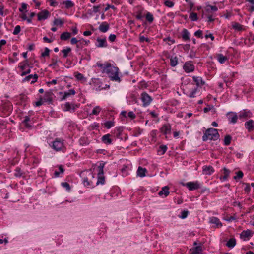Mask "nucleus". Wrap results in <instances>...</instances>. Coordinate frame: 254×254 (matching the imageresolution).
I'll list each match as a JSON object with an SVG mask.
<instances>
[{
	"instance_id": "nucleus-1",
	"label": "nucleus",
	"mask_w": 254,
	"mask_h": 254,
	"mask_svg": "<svg viewBox=\"0 0 254 254\" xmlns=\"http://www.w3.org/2000/svg\"><path fill=\"white\" fill-rule=\"evenodd\" d=\"M103 72L108 74L111 80L118 82L121 81L120 78L119 76V68L117 67L112 66L111 64H107L106 65Z\"/></svg>"
},
{
	"instance_id": "nucleus-2",
	"label": "nucleus",
	"mask_w": 254,
	"mask_h": 254,
	"mask_svg": "<svg viewBox=\"0 0 254 254\" xmlns=\"http://www.w3.org/2000/svg\"><path fill=\"white\" fill-rule=\"evenodd\" d=\"M85 186H93L95 183V175L90 170H85L80 174Z\"/></svg>"
},
{
	"instance_id": "nucleus-3",
	"label": "nucleus",
	"mask_w": 254,
	"mask_h": 254,
	"mask_svg": "<svg viewBox=\"0 0 254 254\" xmlns=\"http://www.w3.org/2000/svg\"><path fill=\"white\" fill-rule=\"evenodd\" d=\"M219 137V134L217 129L213 128H210L206 131L202 137V139L204 141H205L208 139L216 140L218 139Z\"/></svg>"
},
{
	"instance_id": "nucleus-4",
	"label": "nucleus",
	"mask_w": 254,
	"mask_h": 254,
	"mask_svg": "<svg viewBox=\"0 0 254 254\" xmlns=\"http://www.w3.org/2000/svg\"><path fill=\"white\" fill-rule=\"evenodd\" d=\"M18 68L21 71V76H24L26 74H28L30 73L31 68V66H29V62L27 60H26L22 62H20L18 65Z\"/></svg>"
},
{
	"instance_id": "nucleus-5",
	"label": "nucleus",
	"mask_w": 254,
	"mask_h": 254,
	"mask_svg": "<svg viewBox=\"0 0 254 254\" xmlns=\"http://www.w3.org/2000/svg\"><path fill=\"white\" fill-rule=\"evenodd\" d=\"M105 163H101L98 166V180L96 182V185L99 184H104L105 183V178L104 176L103 168L104 167Z\"/></svg>"
},
{
	"instance_id": "nucleus-6",
	"label": "nucleus",
	"mask_w": 254,
	"mask_h": 254,
	"mask_svg": "<svg viewBox=\"0 0 254 254\" xmlns=\"http://www.w3.org/2000/svg\"><path fill=\"white\" fill-rule=\"evenodd\" d=\"M140 99L144 107L149 106L153 100L152 98L146 92H143L141 94Z\"/></svg>"
},
{
	"instance_id": "nucleus-7",
	"label": "nucleus",
	"mask_w": 254,
	"mask_h": 254,
	"mask_svg": "<svg viewBox=\"0 0 254 254\" xmlns=\"http://www.w3.org/2000/svg\"><path fill=\"white\" fill-rule=\"evenodd\" d=\"M183 185L186 186L190 190H197L200 188V184L198 182H189L186 184L183 183Z\"/></svg>"
},
{
	"instance_id": "nucleus-8",
	"label": "nucleus",
	"mask_w": 254,
	"mask_h": 254,
	"mask_svg": "<svg viewBox=\"0 0 254 254\" xmlns=\"http://www.w3.org/2000/svg\"><path fill=\"white\" fill-rule=\"evenodd\" d=\"M239 118L241 120H246L252 116V113L250 110L245 109L240 111Z\"/></svg>"
},
{
	"instance_id": "nucleus-9",
	"label": "nucleus",
	"mask_w": 254,
	"mask_h": 254,
	"mask_svg": "<svg viewBox=\"0 0 254 254\" xmlns=\"http://www.w3.org/2000/svg\"><path fill=\"white\" fill-rule=\"evenodd\" d=\"M253 234L254 233L249 229L244 230L240 234V238L244 241H247L250 239Z\"/></svg>"
},
{
	"instance_id": "nucleus-10",
	"label": "nucleus",
	"mask_w": 254,
	"mask_h": 254,
	"mask_svg": "<svg viewBox=\"0 0 254 254\" xmlns=\"http://www.w3.org/2000/svg\"><path fill=\"white\" fill-rule=\"evenodd\" d=\"M183 69L187 73L191 72L194 70V66L191 61L187 62L185 63Z\"/></svg>"
},
{
	"instance_id": "nucleus-11",
	"label": "nucleus",
	"mask_w": 254,
	"mask_h": 254,
	"mask_svg": "<svg viewBox=\"0 0 254 254\" xmlns=\"http://www.w3.org/2000/svg\"><path fill=\"white\" fill-rule=\"evenodd\" d=\"M228 121L232 124H235L237 119L239 118V116L235 112H230L227 114Z\"/></svg>"
},
{
	"instance_id": "nucleus-12",
	"label": "nucleus",
	"mask_w": 254,
	"mask_h": 254,
	"mask_svg": "<svg viewBox=\"0 0 254 254\" xmlns=\"http://www.w3.org/2000/svg\"><path fill=\"white\" fill-rule=\"evenodd\" d=\"M76 93V92L74 89H70L68 90L67 92H60L59 93V95H62V97H61V100H64L67 98L69 97L71 95H74Z\"/></svg>"
},
{
	"instance_id": "nucleus-13",
	"label": "nucleus",
	"mask_w": 254,
	"mask_h": 254,
	"mask_svg": "<svg viewBox=\"0 0 254 254\" xmlns=\"http://www.w3.org/2000/svg\"><path fill=\"white\" fill-rule=\"evenodd\" d=\"M53 148L56 151L61 150L64 146V143L63 141L59 139H56L53 142Z\"/></svg>"
},
{
	"instance_id": "nucleus-14",
	"label": "nucleus",
	"mask_w": 254,
	"mask_h": 254,
	"mask_svg": "<svg viewBox=\"0 0 254 254\" xmlns=\"http://www.w3.org/2000/svg\"><path fill=\"white\" fill-rule=\"evenodd\" d=\"M49 12L47 10H44L37 14L38 20L39 21L46 19L49 16Z\"/></svg>"
},
{
	"instance_id": "nucleus-15",
	"label": "nucleus",
	"mask_w": 254,
	"mask_h": 254,
	"mask_svg": "<svg viewBox=\"0 0 254 254\" xmlns=\"http://www.w3.org/2000/svg\"><path fill=\"white\" fill-rule=\"evenodd\" d=\"M169 189V188L168 186L163 187L162 188L161 190L158 192V195L162 198L166 197L170 193Z\"/></svg>"
},
{
	"instance_id": "nucleus-16",
	"label": "nucleus",
	"mask_w": 254,
	"mask_h": 254,
	"mask_svg": "<svg viewBox=\"0 0 254 254\" xmlns=\"http://www.w3.org/2000/svg\"><path fill=\"white\" fill-rule=\"evenodd\" d=\"M245 126L249 132H251L254 128V122L252 120H250L245 123Z\"/></svg>"
},
{
	"instance_id": "nucleus-17",
	"label": "nucleus",
	"mask_w": 254,
	"mask_h": 254,
	"mask_svg": "<svg viewBox=\"0 0 254 254\" xmlns=\"http://www.w3.org/2000/svg\"><path fill=\"white\" fill-rule=\"evenodd\" d=\"M214 172L213 168L211 166H204L203 167V174L210 175Z\"/></svg>"
},
{
	"instance_id": "nucleus-18",
	"label": "nucleus",
	"mask_w": 254,
	"mask_h": 254,
	"mask_svg": "<svg viewBox=\"0 0 254 254\" xmlns=\"http://www.w3.org/2000/svg\"><path fill=\"white\" fill-rule=\"evenodd\" d=\"M98 44L96 45L97 47H106L107 46L106 39L105 38L101 39L98 38L97 39Z\"/></svg>"
},
{
	"instance_id": "nucleus-19",
	"label": "nucleus",
	"mask_w": 254,
	"mask_h": 254,
	"mask_svg": "<svg viewBox=\"0 0 254 254\" xmlns=\"http://www.w3.org/2000/svg\"><path fill=\"white\" fill-rule=\"evenodd\" d=\"M192 78L197 87L201 86L205 84V81L202 80L201 77L194 76Z\"/></svg>"
},
{
	"instance_id": "nucleus-20",
	"label": "nucleus",
	"mask_w": 254,
	"mask_h": 254,
	"mask_svg": "<svg viewBox=\"0 0 254 254\" xmlns=\"http://www.w3.org/2000/svg\"><path fill=\"white\" fill-rule=\"evenodd\" d=\"M109 29V25L106 22H102L99 27V30L103 33L106 32Z\"/></svg>"
},
{
	"instance_id": "nucleus-21",
	"label": "nucleus",
	"mask_w": 254,
	"mask_h": 254,
	"mask_svg": "<svg viewBox=\"0 0 254 254\" xmlns=\"http://www.w3.org/2000/svg\"><path fill=\"white\" fill-rule=\"evenodd\" d=\"M38 78V75L36 74H35L34 75L31 74L27 76H26L24 79V81H29L31 79H33L32 81H31V83H34L35 82Z\"/></svg>"
},
{
	"instance_id": "nucleus-22",
	"label": "nucleus",
	"mask_w": 254,
	"mask_h": 254,
	"mask_svg": "<svg viewBox=\"0 0 254 254\" xmlns=\"http://www.w3.org/2000/svg\"><path fill=\"white\" fill-rule=\"evenodd\" d=\"M111 135L110 134H106L102 136V141L106 144H111L112 140L110 138Z\"/></svg>"
},
{
	"instance_id": "nucleus-23",
	"label": "nucleus",
	"mask_w": 254,
	"mask_h": 254,
	"mask_svg": "<svg viewBox=\"0 0 254 254\" xmlns=\"http://www.w3.org/2000/svg\"><path fill=\"white\" fill-rule=\"evenodd\" d=\"M161 131L165 134L170 133L171 131V126L170 125H164L161 128Z\"/></svg>"
},
{
	"instance_id": "nucleus-24",
	"label": "nucleus",
	"mask_w": 254,
	"mask_h": 254,
	"mask_svg": "<svg viewBox=\"0 0 254 254\" xmlns=\"http://www.w3.org/2000/svg\"><path fill=\"white\" fill-rule=\"evenodd\" d=\"M147 170L145 168L139 166L137 170V175L140 177H143L145 176V173Z\"/></svg>"
},
{
	"instance_id": "nucleus-25",
	"label": "nucleus",
	"mask_w": 254,
	"mask_h": 254,
	"mask_svg": "<svg viewBox=\"0 0 254 254\" xmlns=\"http://www.w3.org/2000/svg\"><path fill=\"white\" fill-rule=\"evenodd\" d=\"M210 222L212 224H214L216 225V227H220L222 226V223L220 222L219 219L216 217H212L210 218Z\"/></svg>"
},
{
	"instance_id": "nucleus-26",
	"label": "nucleus",
	"mask_w": 254,
	"mask_h": 254,
	"mask_svg": "<svg viewBox=\"0 0 254 254\" xmlns=\"http://www.w3.org/2000/svg\"><path fill=\"white\" fill-rule=\"evenodd\" d=\"M43 102H47L50 103L52 101V93L51 92H46L43 99Z\"/></svg>"
},
{
	"instance_id": "nucleus-27",
	"label": "nucleus",
	"mask_w": 254,
	"mask_h": 254,
	"mask_svg": "<svg viewBox=\"0 0 254 254\" xmlns=\"http://www.w3.org/2000/svg\"><path fill=\"white\" fill-rule=\"evenodd\" d=\"M217 59L219 62L221 64H223L228 59L226 56L223 55L221 54H219L217 55Z\"/></svg>"
},
{
	"instance_id": "nucleus-28",
	"label": "nucleus",
	"mask_w": 254,
	"mask_h": 254,
	"mask_svg": "<svg viewBox=\"0 0 254 254\" xmlns=\"http://www.w3.org/2000/svg\"><path fill=\"white\" fill-rule=\"evenodd\" d=\"M189 34V31L187 29H184L182 32V36L183 40L190 41Z\"/></svg>"
},
{
	"instance_id": "nucleus-29",
	"label": "nucleus",
	"mask_w": 254,
	"mask_h": 254,
	"mask_svg": "<svg viewBox=\"0 0 254 254\" xmlns=\"http://www.w3.org/2000/svg\"><path fill=\"white\" fill-rule=\"evenodd\" d=\"M236 244V239L234 238L229 240L226 244V246L230 248H233Z\"/></svg>"
},
{
	"instance_id": "nucleus-30",
	"label": "nucleus",
	"mask_w": 254,
	"mask_h": 254,
	"mask_svg": "<svg viewBox=\"0 0 254 254\" xmlns=\"http://www.w3.org/2000/svg\"><path fill=\"white\" fill-rule=\"evenodd\" d=\"M71 37V33L69 32H64L60 36V38L62 40H67L69 39Z\"/></svg>"
},
{
	"instance_id": "nucleus-31",
	"label": "nucleus",
	"mask_w": 254,
	"mask_h": 254,
	"mask_svg": "<svg viewBox=\"0 0 254 254\" xmlns=\"http://www.w3.org/2000/svg\"><path fill=\"white\" fill-rule=\"evenodd\" d=\"M202 251L201 246H196L192 249V254H201Z\"/></svg>"
},
{
	"instance_id": "nucleus-32",
	"label": "nucleus",
	"mask_w": 254,
	"mask_h": 254,
	"mask_svg": "<svg viewBox=\"0 0 254 254\" xmlns=\"http://www.w3.org/2000/svg\"><path fill=\"white\" fill-rule=\"evenodd\" d=\"M178 64V58H177V57H171L170 58V65L173 66V67H174L175 66H176Z\"/></svg>"
},
{
	"instance_id": "nucleus-33",
	"label": "nucleus",
	"mask_w": 254,
	"mask_h": 254,
	"mask_svg": "<svg viewBox=\"0 0 254 254\" xmlns=\"http://www.w3.org/2000/svg\"><path fill=\"white\" fill-rule=\"evenodd\" d=\"M71 51V49L70 47H67L66 49H63L61 52L64 54L63 57L64 58H66Z\"/></svg>"
},
{
	"instance_id": "nucleus-34",
	"label": "nucleus",
	"mask_w": 254,
	"mask_h": 254,
	"mask_svg": "<svg viewBox=\"0 0 254 254\" xmlns=\"http://www.w3.org/2000/svg\"><path fill=\"white\" fill-rule=\"evenodd\" d=\"M167 149V147L165 145H162L160 146L159 149L158 150L159 153H160L161 155L164 154Z\"/></svg>"
},
{
	"instance_id": "nucleus-35",
	"label": "nucleus",
	"mask_w": 254,
	"mask_h": 254,
	"mask_svg": "<svg viewBox=\"0 0 254 254\" xmlns=\"http://www.w3.org/2000/svg\"><path fill=\"white\" fill-rule=\"evenodd\" d=\"M231 140L232 137L230 135H226L224 138V144L226 146H228L230 144Z\"/></svg>"
},
{
	"instance_id": "nucleus-36",
	"label": "nucleus",
	"mask_w": 254,
	"mask_h": 254,
	"mask_svg": "<svg viewBox=\"0 0 254 254\" xmlns=\"http://www.w3.org/2000/svg\"><path fill=\"white\" fill-rule=\"evenodd\" d=\"M190 18L193 21H196L198 20L197 14L194 12H191L189 15Z\"/></svg>"
},
{
	"instance_id": "nucleus-37",
	"label": "nucleus",
	"mask_w": 254,
	"mask_h": 254,
	"mask_svg": "<svg viewBox=\"0 0 254 254\" xmlns=\"http://www.w3.org/2000/svg\"><path fill=\"white\" fill-rule=\"evenodd\" d=\"M64 3L65 5V7L67 9L72 7L74 6V3L70 0H67L64 2Z\"/></svg>"
},
{
	"instance_id": "nucleus-38",
	"label": "nucleus",
	"mask_w": 254,
	"mask_h": 254,
	"mask_svg": "<svg viewBox=\"0 0 254 254\" xmlns=\"http://www.w3.org/2000/svg\"><path fill=\"white\" fill-rule=\"evenodd\" d=\"M146 19L149 23H151L153 21V19H154L152 14L151 13H150V12H147L146 14Z\"/></svg>"
},
{
	"instance_id": "nucleus-39",
	"label": "nucleus",
	"mask_w": 254,
	"mask_h": 254,
	"mask_svg": "<svg viewBox=\"0 0 254 254\" xmlns=\"http://www.w3.org/2000/svg\"><path fill=\"white\" fill-rule=\"evenodd\" d=\"M224 176L222 178V179L223 180H226L228 179V177H229V173H230V171L227 169V168H224Z\"/></svg>"
},
{
	"instance_id": "nucleus-40",
	"label": "nucleus",
	"mask_w": 254,
	"mask_h": 254,
	"mask_svg": "<svg viewBox=\"0 0 254 254\" xmlns=\"http://www.w3.org/2000/svg\"><path fill=\"white\" fill-rule=\"evenodd\" d=\"M71 109L70 104L69 102H66L64 105V110L65 111H69ZM72 110L74 111V108H72Z\"/></svg>"
},
{
	"instance_id": "nucleus-41",
	"label": "nucleus",
	"mask_w": 254,
	"mask_h": 254,
	"mask_svg": "<svg viewBox=\"0 0 254 254\" xmlns=\"http://www.w3.org/2000/svg\"><path fill=\"white\" fill-rule=\"evenodd\" d=\"M198 88H194L189 95H188V97H189L190 98H194L196 96H195V94H196V93L198 92Z\"/></svg>"
},
{
	"instance_id": "nucleus-42",
	"label": "nucleus",
	"mask_w": 254,
	"mask_h": 254,
	"mask_svg": "<svg viewBox=\"0 0 254 254\" xmlns=\"http://www.w3.org/2000/svg\"><path fill=\"white\" fill-rule=\"evenodd\" d=\"M101 110V108L99 106H96L93 109V110H92V113L93 115H98L100 113Z\"/></svg>"
},
{
	"instance_id": "nucleus-43",
	"label": "nucleus",
	"mask_w": 254,
	"mask_h": 254,
	"mask_svg": "<svg viewBox=\"0 0 254 254\" xmlns=\"http://www.w3.org/2000/svg\"><path fill=\"white\" fill-rule=\"evenodd\" d=\"M14 176L17 177H20L22 175V172L19 168H16L15 170Z\"/></svg>"
},
{
	"instance_id": "nucleus-44",
	"label": "nucleus",
	"mask_w": 254,
	"mask_h": 254,
	"mask_svg": "<svg viewBox=\"0 0 254 254\" xmlns=\"http://www.w3.org/2000/svg\"><path fill=\"white\" fill-rule=\"evenodd\" d=\"M27 7V4L24 3H22L21 4V7L19 8V11L22 13H23V11L25 10V12H27L26 8Z\"/></svg>"
},
{
	"instance_id": "nucleus-45",
	"label": "nucleus",
	"mask_w": 254,
	"mask_h": 254,
	"mask_svg": "<svg viewBox=\"0 0 254 254\" xmlns=\"http://www.w3.org/2000/svg\"><path fill=\"white\" fill-rule=\"evenodd\" d=\"M51 64L49 65V66H53L57 64L58 62V59L57 56H55V57L51 59Z\"/></svg>"
},
{
	"instance_id": "nucleus-46",
	"label": "nucleus",
	"mask_w": 254,
	"mask_h": 254,
	"mask_svg": "<svg viewBox=\"0 0 254 254\" xmlns=\"http://www.w3.org/2000/svg\"><path fill=\"white\" fill-rule=\"evenodd\" d=\"M243 176V173L241 171L237 172V176L234 177L235 180L241 179Z\"/></svg>"
},
{
	"instance_id": "nucleus-47",
	"label": "nucleus",
	"mask_w": 254,
	"mask_h": 254,
	"mask_svg": "<svg viewBox=\"0 0 254 254\" xmlns=\"http://www.w3.org/2000/svg\"><path fill=\"white\" fill-rule=\"evenodd\" d=\"M114 125V123L112 121H107L105 123V126L107 128H110Z\"/></svg>"
},
{
	"instance_id": "nucleus-48",
	"label": "nucleus",
	"mask_w": 254,
	"mask_h": 254,
	"mask_svg": "<svg viewBox=\"0 0 254 254\" xmlns=\"http://www.w3.org/2000/svg\"><path fill=\"white\" fill-rule=\"evenodd\" d=\"M61 185L63 187L65 188L68 190H70V185L67 182H62L61 183Z\"/></svg>"
},
{
	"instance_id": "nucleus-49",
	"label": "nucleus",
	"mask_w": 254,
	"mask_h": 254,
	"mask_svg": "<svg viewBox=\"0 0 254 254\" xmlns=\"http://www.w3.org/2000/svg\"><path fill=\"white\" fill-rule=\"evenodd\" d=\"M164 4L168 7H172L174 6V3L170 0H165L164 1Z\"/></svg>"
},
{
	"instance_id": "nucleus-50",
	"label": "nucleus",
	"mask_w": 254,
	"mask_h": 254,
	"mask_svg": "<svg viewBox=\"0 0 254 254\" xmlns=\"http://www.w3.org/2000/svg\"><path fill=\"white\" fill-rule=\"evenodd\" d=\"M49 52H50V50L48 48L46 47L45 48L44 52L41 54V56L42 57L48 56L49 55Z\"/></svg>"
},
{
	"instance_id": "nucleus-51",
	"label": "nucleus",
	"mask_w": 254,
	"mask_h": 254,
	"mask_svg": "<svg viewBox=\"0 0 254 254\" xmlns=\"http://www.w3.org/2000/svg\"><path fill=\"white\" fill-rule=\"evenodd\" d=\"M20 29H21V28H20V26L19 25L16 26L15 27L14 29V31L13 32V34L14 35L18 34L20 32Z\"/></svg>"
},
{
	"instance_id": "nucleus-52",
	"label": "nucleus",
	"mask_w": 254,
	"mask_h": 254,
	"mask_svg": "<svg viewBox=\"0 0 254 254\" xmlns=\"http://www.w3.org/2000/svg\"><path fill=\"white\" fill-rule=\"evenodd\" d=\"M188 213H189L188 211L184 210L181 212V215L180 216V217L182 219H185L187 217Z\"/></svg>"
},
{
	"instance_id": "nucleus-53",
	"label": "nucleus",
	"mask_w": 254,
	"mask_h": 254,
	"mask_svg": "<svg viewBox=\"0 0 254 254\" xmlns=\"http://www.w3.org/2000/svg\"><path fill=\"white\" fill-rule=\"evenodd\" d=\"M63 24V21L60 19H55L54 21V24L56 25H62Z\"/></svg>"
},
{
	"instance_id": "nucleus-54",
	"label": "nucleus",
	"mask_w": 254,
	"mask_h": 254,
	"mask_svg": "<svg viewBox=\"0 0 254 254\" xmlns=\"http://www.w3.org/2000/svg\"><path fill=\"white\" fill-rule=\"evenodd\" d=\"M194 35L199 38H202V31L198 30L194 33Z\"/></svg>"
},
{
	"instance_id": "nucleus-55",
	"label": "nucleus",
	"mask_w": 254,
	"mask_h": 254,
	"mask_svg": "<svg viewBox=\"0 0 254 254\" xmlns=\"http://www.w3.org/2000/svg\"><path fill=\"white\" fill-rule=\"evenodd\" d=\"M139 40L140 42H143L144 41L149 42V39L145 37L144 36H140L139 37Z\"/></svg>"
},
{
	"instance_id": "nucleus-56",
	"label": "nucleus",
	"mask_w": 254,
	"mask_h": 254,
	"mask_svg": "<svg viewBox=\"0 0 254 254\" xmlns=\"http://www.w3.org/2000/svg\"><path fill=\"white\" fill-rule=\"evenodd\" d=\"M116 36L115 34H111L109 37V39L111 42H114L116 40Z\"/></svg>"
},
{
	"instance_id": "nucleus-57",
	"label": "nucleus",
	"mask_w": 254,
	"mask_h": 254,
	"mask_svg": "<svg viewBox=\"0 0 254 254\" xmlns=\"http://www.w3.org/2000/svg\"><path fill=\"white\" fill-rule=\"evenodd\" d=\"M75 77L79 80H81L84 78L83 75L81 73H77Z\"/></svg>"
},
{
	"instance_id": "nucleus-58",
	"label": "nucleus",
	"mask_w": 254,
	"mask_h": 254,
	"mask_svg": "<svg viewBox=\"0 0 254 254\" xmlns=\"http://www.w3.org/2000/svg\"><path fill=\"white\" fill-rule=\"evenodd\" d=\"M128 116L132 119L135 118V115L132 111H130L128 113Z\"/></svg>"
},
{
	"instance_id": "nucleus-59",
	"label": "nucleus",
	"mask_w": 254,
	"mask_h": 254,
	"mask_svg": "<svg viewBox=\"0 0 254 254\" xmlns=\"http://www.w3.org/2000/svg\"><path fill=\"white\" fill-rule=\"evenodd\" d=\"M43 99L41 98L39 101L35 102V105L36 106H40L43 104Z\"/></svg>"
},
{
	"instance_id": "nucleus-60",
	"label": "nucleus",
	"mask_w": 254,
	"mask_h": 254,
	"mask_svg": "<svg viewBox=\"0 0 254 254\" xmlns=\"http://www.w3.org/2000/svg\"><path fill=\"white\" fill-rule=\"evenodd\" d=\"M111 8H112L114 10H115L116 9V7L114 5H110L108 4L107 7L105 9V11H107V10H108L109 9H111Z\"/></svg>"
},
{
	"instance_id": "nucleus-61",
	"label": "nucleus",
	"mask_w": 254,
	"mask_h": 254,
	"mask_svg": "<svg viewBox=\"0 0 254 254\" xmlns=\"http://www.w3.org/2000/svg\"><path fill=\"white\" fill-rule=\"evenodd\" d=\"M100 8V5L93 6V12L94 13H97V12H99Z\"/></svg>"
},
{
	"instance_id": "nucleus-62",
	"label": "nucleus",
	"mask_w": 254,
	"mask_h": 254,
	"mask_svg": "<svg viewBox=\"0 0 254 254\" xmlns=\"http://www.w3.org/2000/svg\"><path fill=\"white\" fill-rule=\"evenodd\" d=\"M164 41H168L170 42V43H168L169 45H170L171 44H173L175 42V41L174 40L171 39L170 37H168L167 38H165L164 39Z\"/></svg>"
},
{
	"instance_id": "nucleus-63",
	"label": "nucleus",
	"mask_w": 254,
	"mask_h": 254,
	"mask_svg": "<svg viewBox=\"0 0 254 254\" xmlns=\"http://www.w3.org/2000/svg\"><path fill=\"white\" fill-rule=\"evenodd\" d=\"M78 42V41L76 38H72L71 39V43L73 45L77 44Z\"/></svg>"
},
{
	"instance_id": "nucleus-64",
	"label": "nucleus",
	"mask_w": 254,
	"mask_h": 254,
	"mask_svg": "<svg viewBox=\"0 0 254 254\" xmlns=\"http://www.w3.org/2000/svg\"><path fill=\"white\" fill-rule=\"evenodd\" d=\"M43 40L44 41V42H47V43H51L53 41V40H51L50 39H49L47 37H44L43 38Z\"/></svg>"
}]
</instances>
